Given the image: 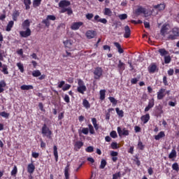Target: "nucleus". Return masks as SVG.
I'll list each match as a JSON object with an SVG mask.
<instances>
[{"instance_id": "1", "label": "nucleus", "mask_w": 179, "mask_h": 179, "mask_svg": "<svg viewBox=\"0 0 179 179\" xmlns=\"http://www.w3.org/2000/svg\"><path fill=\"white\" fill-rule=\"evenodd\" d=\"M41 133L43 134V136H46L47 138H48V139H51L52 131L50 130V128L47 127V124H43V126L42 127Z\"/></svg>"}, {"instance_id": "2", "label": "nucleus", "mask_w": 179, "mask_h": 179, "mask_svg": "<svg viewBox=\"0 0 179 179\" xmlns=\"http://www.w3.org/2000/svg\"><path fill=\"white\" fill-rule=\"evenodd\" d=\"M94 79L96 80H100V78L103 76V69L101 67H96L94 70Z\"/></svg>"}, {"instance_id": "3", "label": "nucleus", "mask_w": 179, "mask_h": 179, "mask_svg": "<svg viewBox=\"0 0 179 179\" xmlns=\"http://www.w3.org/2000/svg\"><path fill=\"white\" fill-rule=\"evenodd\" d=\"M172 34H170L168 36V40H177V38L179 37V28L173 27L171 31Z\"/></svg>"}, {"instance_id": "4", "label": "nucleus", "mask_w": 179, "mask_h": 179, "mask_svg": "<svg viewBox=\"0 0 179 179\" xmlns=\"http://www.w3.org/2000/svg\"><path fill=\"white\" fill-rule=\"evenodd\" d=\"M50 20H53V21L57 20V17L52 15H48L46 19L42 21V23L45 24L46 27H50V24H51V23L50 22Z\"/></svg>"}, {"instance_id": "5", "label": "nucleus", "mask_w": 179, "mask_h": 179, "mask_svg": "<svg viewBox=\"0 0 179 179\" xmlns=\"http://www.w3.org/2000/svg\"><path fill=\"white\" fill-rule=\"evenodd\" d=\"M20 37H23L24 38H27V37H30L31 36V29L30 28H27L25 31H20Z\"/></svg>"}, {"instance_id": "6", "label": "nucleus", "mask_w": 179, "mask_h": 179, "mask_svg": "<svg viewBox=\"0 0 179 179\" xmlns=\"http://www.w3.org/2000/svg\"><path fill=\"white\" fill-rule=\"evenodd\" d=\"M157 100H163L166 97V89L161 88L159 92H157Z\"/></svg>"}, {"instance_id": "7", "label": "nucleus", "mask_w": 179, "mask_h": 179, "mask_svg": "<svg viewBox=\"0 0 179 179\" xmlns=\"http://www.w3.org/2000/svg\"><path fill=\"white\" fill-rule=\"evenodd\" d=\"M63 44L65 48L71 50L73 45V41L72 39H67L63 41Z\"/></svg>"}, {"instance_id": "8", "label": "nucleus", "mask_w": 179, "mask_h": 179, "mask_svg": "<svg viewBox=\"0 0 179 179\" xmlns=\"http://www.w3.org/2000/svg\"><path fill=\"white\" fill-rule=\"evenodd\" d=\"M96 33L94 30H88L85 33V36L88 40H92V38H94L96 37Z\"/></svg>"}, {"instance_id": "9", "label": "nucleus", "mask_w": 179, "mask_h": 179, "mask_svg": "<svg viewBox=\"0 0 179 179\" xmlns=\"http://www.w3.org/2000/svg\"><path fill=\"white\" fill-rule=\"evenodd\" d=\"M81 26H83V22H73L71 26V30H79V29H80Z\"/></svg>"}, {"instance_id": "10", "label": "nucleus", "mask_w": 179, "mask_h": 179, "mask_svg": "<svg viewBox=\"0 0 179 179\" xmlns=\"http://www.w3.org/2000/svg\"><path fill=\"white\" fill-rule=\"evenodd\" d=\"M117 133L119 134V136H128V135H129V131L126 130L125 128H124L123 129H121V127H117Z\"/></svg>"}, {"instance_id": "11", "label": "nucleus", "mask_w": 179, "mask_h": 179, "mask_svg": "<svg viewBox=\"0 0 179 179\" xmlns=\"http://www.w3.org/2000/svg\"><path fill=\"white\" fill-rule=\"evenodd\" d=\"M148 72L150 73H155V72H157L159 71V69L157 68V66L155 63H152L148 68Z\"/></svg>"}, {"instance_id": "12", "label": "nucleus", "mask_w": 179, "mask_h": 179, "mask_svg": "<svg viewBox=\"0 0 179 179\" xmlns=\"http://www.w3.org/2000/svg\"><path fill=\"white\" fill-rule=\"evenodd\" d=\"M169 33V25L164 24L161 30H160V34L163 36V37H166V34H168Z\"/></svg>"}, {"instance_id": "13", "label": "nucleus", "mask_w": 179, "mask_h": 179, "mask_svg": "<svg viewBox=\"0 0 179 179\" xmlns=\"http://www.w3.org/2000/svg\"><path fill=\"white\" fill-rule=\"evenodd\" d=\"M117 71L120 73H122L124 71H125V63L122 62V61L119 60V63L117 64Z\"/></svg>"}, {"instance_id": "14", "label": "nucleus", "mask_w": 179, "mask_h": 179, "mask_svg": "<svg viewBox=\"0 0 179 179\" xmlns=\"http://www.w3.org/2000/svg\"><path fill=\"white\" fill-rule=\"evenodd\" d=\"M124 38H129L131 37V28H129V26L126 25L124 28Z\"/></svg>"}, {"instance_id": "15", "label": "nucleus", "mask_w": 179, "mask_h": 179, "mask_svg": "<svg viewBox=\"0 0 179 179\" xmlns=\"http://www.w3.org/2000/svg\"><path fill=\"white\" fill-rule=\"evenodd\" d=\"M141 13H143V15H146V8L142 7V6H140L136 10L135 14L137 16H139Z\"/></svg>"}, {"instance_id": "16", "label": "nucleus", "mask_w": 179, "mask_h": 179, "mask_svg": "<svg viewBox=\"0 0 179 179\" xmlns=\"http://www.w3.org/2000/svg\"><path fill=\"white\" fill-rule=\"evenodd\" d=\"M68 6H71V1L68 0H62L59 3V8H65Z\"/></svg>"}, {"instance_id": "17", "label": "nucleus", "mask_w": 179, "mask_h": 179, "mask_svg": "<svg viewBox=\"0 0 179 179\" xmlns=\"http://www.w3.org/2000/svg\"><path fill=\"white\" fill-rule=\"evenodd\" d=\"M94 20L95 22H97L98 23H103V24H107V19L106 18H100V15H96L94 16Z\"/></svg>"}, {"instance_id": "18", "label": "nucleus", "mask_w": 179, "mask_h": 179, "mask_svg": "<svg viewBox=\"0 0 179 179\" xmlns=\"http://www.w3.org/2000/svg\"><path fill=\"white\" fill-rule=\"evenodd\" d=\"M36 170V166L33 163L29 164L27 166V173L31 175L33 173H34V171Z\"/></svg>"}, {"instance_id": "19", "label": "nucleus", "mask_w": 179, "mask_h": 179, "mask_svg": "<svg viewBox=\"0 0 179 179\" xmlns=\"http://www.w3.org/2000/svg\"><path fill=\"white\" fill-rule=\"evenodd\" d=\"M83 146V142L76 141L74 144V150H76V152H79V150H80Z\"/></svg>"}, {"instance_id": "20", "label": "nucleus", "mask_w": 179, "mask_h": 179, "mask_svg": "<svg viewBox=\"0 0 179 179\" xmlns=\"http://www.w3.org/2000/svg\"><path fill=\"white\" fill-rule=\"evenodd\" d=\"M141 120L142 122H143V124H148V122H149V120H150V115H149V113H147V114L143 115L141 117Z\"/></svg>"}, {"instance_id": "21", "label": "nucleus", "mask_w": 179, "mask_h": 179, "mask_svg": "<svg viewBox=\"0 0 179 179\" xmlns=\"http://www.w3.org/2000/svg\"><path fill=\"white\" fill-rule=\"evenodd\" d=\"M154 9H156L157 10L162 11L164 9H166V4L164 3H160L157 5L153 6Z\"/></svg>"}, {"instance_id": "22", "label": "nucleus", "mask_w": 179, "mask_h": 179, "mask_svg": "<svg viewBox=\"0 0 179 179\" xmlns=\"http://www.w3.org/2000/svg\"><path fill=\"white\" fill-rule=\"evenodd\" d=\"M22 27L24 30L30 29V20H25L22 24Z\"/></svg>"}, {"instance_id": "23", "label": "nucleus", "mask_w": 179, "mask_h": 179, "mask_svg": "<svg viewBox=\"0 0 179 179\" xmlns=\"http://www.w3.org/2000/svg\"><path fill=\"white\" fill-rule=\"evenodd\" d=\"M71 165L69 164H67L66 166L64 168V177L65 179H69V166Z\"/></svg>"}, {"instance_id": "24", "label": "nucleus", "mask_w": 179, "mask_h": 179, "mask_svg": "<svg viewBox=\"0 0 179 179\" xmlns=\"http://www.w3.org/2000/svg\"><path fill=\"white\" fill-rule=\"evenodd\" d=\"M4 87H6V82H5V80H0V93H3Z\"/></svg>"}, {"instance_id": "25", "label": "nucleus", "mask_w": 179, "mask_h": 179, "mask_svg": "<svg viewBox=\"0 0 179 179\" xmlns=\"http://www.w3.org/2000/svg\"><path fill=\"white\" fill-rule=\"evenodd\" d=\"M158 52L161 57H166V55H169V51L166 50L165 48L159 49Z\"/></svg>"}, {"instance_id": "26", "label": "nucleus", "mask_w": 179, "mask_h": 179, "mask_svg": "<svg viewBox=\"0 0 179 179\" xmlns=\"http://www.w3.org/2000/svg\"><path fill=\"white\" fill-rule=\"evenodd\" d=\"M114 45L117 49V51H118L119 54H123L124 49H122V48H121V44H120V43L115 42Z\"/></svg>"}, {"instance_id": "27", "label": "nucleus", "mask_w": 179, "mask_h": 179, "mask_svg": "<svg viewBox=\"0 0 179 179\" xmlns=\"http://www.w3.org/2000/svg\"><path fill=\"white\" fill-rule=\"evenodd\" d=\"M166 136V134H164V131H160L157 135L155 136V141H160L162 138H164Z\"/></svg>"}, {"instance_id": "28", "label": "nucleus", "mask_w": 179, "mask_h": 179, "mask_svg": "<svg viewBox=\"0 0 179 179\" xmlns=\"http://www.w3.org/2000/svg\"><path fill=\"white\" fill-rule=\"evenodd\" d=\"M21 90H33L34 87L33 85H23L20 87Z\"/></svg>"}, {"instance_id": "29", "label": "nucleus", "mask_w": 179, "mask_h": 179, "mask_svg": "<svg viewBox=\"0 0 179 179\" xmlns=\"http://www.w3.org/2000/svg\"><path fill=\"white\" fill-rule=\"evenodd\" d=\"M53 155L55 158V162H58V148L57 145L53 146Z\"/></svg>"}, {"instance_id": "30", "label": "nucleus", "mask_w": 179, "mask_h": 179, "mask_svg": "<svg viewBox=\"0 0 179 179\" xmlns=\"http://www.w3.org/2000/svg\"><path fill=\"white\" fill-rule=\"evenodd\" d=\"M86 90H87V88H86V86L77 87V92H78V93H80L81 94H85V92H86Z\"/></svg>"}, {"instance_id": "31", "label": "nucleus", "mask_w": 179, "mask_h": 179, "mask_svg": "<svg viewBox=\"0 0 179 179\" xmlns=\"http://www.w3.org/2000/svg\"><path fill=\"white\" fill-rule=\"evenodd\" d=\"M176 157H177V151L173 149L169 155V159H176Z\"/></svg>"}, {"instance_id": "32", "label": "nucleus", "mask_w": 179, "mask_h": 179, "mask_svg": "<svg viewBox=\"0 0 179 179\" xmlns=\"http://www.w3.org/2000/svg\"><path fill=\"white\" fill-rule=\"evenodd\" d=\"M15 24V22L13 21H10L8 24L7 27L6 28V31H10L12 30V27H13V25Z\"/></svg>"}, {"instance_id": "33", "label": "nucleus", "mask_w": 179, "mask_h": 179, "mask_svg": "<svg viewBox=\"0 0 179 179\" xmlns=\"http://www.w3.org/2000/svg\"><path fill=\"white\" fill-rule=\"evenodd\" d=\"M1 71L3 73V75H9V71H8V65L3 64Z\"/></svg>"}, {"instance_id": "34", "label": "nucleus", "mask_w": 179, "mask_h": 179, "mask_svg": "<svg viewBox=\"0 0 179 179\" xmlns=\"http://www.w3.org/2000/svg\"><path fill=\"white\" fill-rule=\"evenodd\" d=\"M24 4L26 10H29V9H30V5H31V0H24Z\"/></svg>"}, {"instance_id": "35", "label": "nucleus", "mask_w": 179, "mask_h": 179, "mask_svg": "<svg viewBox=\"0 0 179 179\" xmlns=\"http://www.w3.org/2000/svg\"><path fill=\"white\" fill-rule=\"evenodd\" d=\"M103 15H105V16H112L113 11L108 8H105Z\"/></svg>"}, {"instance_id": "36", "label": "nucleus", "mask_w": 179, "mask_h": 179, "mask_svg": "<svg viewBox=\"0 0 179 179\" xmlns=\"http://www.w3.org/2000/svg\"><path fill=\"white\" fill-rule=\"evenodd\" d=\"M20 13L19 10H15L13 13V20L16 22L17 20V17H19Z\"/></svg>"}, {"instance_id": "37", "label": "nucleus", "mask_w": 179, "mask_h": 179, "mask_svg": "<svg viewBox=\"0 0 179 179\" xmlns=\"http://www.w3.org/2000/svg\"><path fill=\"white\" fill-rule=\"evenodd\" d=\"M83 107H85V108H87V110L90 108V103H89V101H87V99H83Z\"/></svg>"}, {"instance_id": "38", "label": "nucleus", "mask_w": 179, "mask_h": 179, "mask_svg": "<svg viewBox=\"0 0 179 179\" xmlns=\"http://www.w3.org/2000/svg\"><path fill=\"white\" fill-rule=\"evenodd\" d=\"M100 100H104L106 99V90H101L99 92Z\"/></svg>"}, {"instance_id": "39", "label": "nucleus", "mask_w": 179, "mask_h": 179, "mask_svg": "<svg viewBox=\"0 0 179 179\" xmlns=\"http://www.w3.org/2000/svg\"><path fill=\"white\" fill-rule=\"evenodd\" d=\"M32 76L34 78H38V76H41V72L40 70H35L32 72Z\"/></svg>"}, {"instance_id": "40", "label": "nucleus", "mask_w": 179, "mask_h": 179, "mask_svg": "<svg viewBox=\"0 0 179 179\" xmlns=\"http://www.w3.org/2000/svg\"><path fill=\"white\" fill-rule=\"evenodd\" d=\"M106 166H107V161L106 159H101L99 169H105Z\"/></svg>"}, {"instance_id": "41", "label": "nucleus", "mask_w": 179, "mask_h": 179, "mask_svg": "<svg viewBox=\"0 0 179 179\" xmlns=\"http://www.w3.org/2000/svg\"><path fill=\"white\" fill-rule=\"evenodd\" d=\"M17 66L20 69V71L22 73H23V72H24V66H23V64L18 62V63H17Z\"/></svg>"}, {"instance_id": "42", "label": "nucleus", "mask_w": 179, "mask_h": 179, "mask_svg": "<svg viewBox=\"0 0 179 179\" xmlns=\"http://www.w3.org/2000/svg\"><path fill=\"white\" fill-rule=\"evenodd\" d=\"M115 110H116L117 115H119V117H121V118H122V117H124V111L122 110H120L119 108H116Z\"/></svg>"}, {"instance_id": "43", "label": "nucleus", "mask_w": 179, "mask_h": 179, "mask_svg": "<svg viewBox=\"0 0 179 179\" xmlns=\"http://www.w3.org/2000/svg\"><path fill=\"white\" fill-rule=\"evenodd\" d=\"M108 99L110 100V103H112L113 106H117L118 101H117V99H115V98H114L113 96H110L108 98Z\"/></svg>"}, {"instance_id": "44", "label": "nucleus", "mask_w": 179, "mask_h": 179, "mask_svg": "<svg viewBox=\"0 0 179 179\" xmlns=\"http://www.w3.org/2000/svg\"><path fill=\"white\" fill-rule=\"evenodd\" d=\"M88 131H90V134H91V135H94L95 132H94V128L93 127V125H92V124H88Z\"/></svg>"}, {"instance_id": "45", "label": "nucleus", "mask_w": 179, "mask_h": 179, "mask_svg": "<svg viewBox=\"0 0 179 179\" xmlns=\"http://www.w3.org/2000/svg\"><path fill=\"white\" fill-rule=\"evenodd\" d=\"M11 176H13V177H16V174H17V166H15L13 169V170L11 171L10 173Z\"/></svg>"}, {"instance_id": "46", "label": "nucleus", "mask_w": 179, "mask_h": 179, "mask_svg": "<svg viewBox=\"0 0 179 179\" xmlns=\"http://www.w3.org/2000/svg\"><path fill=\"white\" fill-rule=\"evenodd\" d=\"M172 169L174 170L175 171L178 172L179 171L178 163L175 162L174 164H172Z\"/></svg>"}, {"instance_id": "47", "label": "nucleus", "mask_w": 179, "mask_h": 179, "mask_svg": "<svg viewBox=\"0 0 179 179\" xmlns=\"http://www.w3.org/2000/svg\"><path fill=\"white\" fill-rule=\"evenodd\" d=\"M63 58H68V57H70V58H74V56H72V53L68 52V50H66V55H62Z\"/></svg>"}, {"instance_id": "48", "label": "nucleus", "mask_w": 179, "mask_h": 179, "mask_svg": "<svg viewBox=\"0 0 179 179\" xmlns=\"http://www.w3.org/2000/svg\"><path fill=\"white\" fill-rule=\"evenodd\" d=\"M85 151L87 153H93V152H94V148H93V146H88L86 149Z\"/></svg>"}, {"instance_id": "49", "label": "nucleus", "mask_w": 179, "mask_h": 179, "mask_svg": "<svg viewBox=\"0 0 179 179\" xmlns=\"http://www.w3.org/2000/svg\"><path fill=\"white\" fill-rule=\"evenodd\" d=\"M164 62L165 64H170L171 62V57H170V55L165 56Z\"/></svg>"}, {"instance_id": "50", "label": "nucleus", "mask_w": 179, "mask_h": 179, "mask_svg": "<svg viewBox=\"0 0 179 179\" xmlns=\"http://www.w3.org/2000/svg\"><path fill=\"white\" fill-rule=\"evenodd\" d=\"M9 115H10V114L5 111L0 113V116L3 117V118H9Z\"/></svg>"}, {"instance_id": "51", "label": "nucleus", "mask_w": 179, "mask_h": 179, "mask_svg": "<svg viewBox=\"0 0 179 179\" xmlns=\"http://www.w3.org/2000/svg\"><path fill=\"white\" fill-rule=\"evenodd\" d=\"M108 113L106 114V120H110V113H111V111H114V108H110L108 110Z\"/></svg>"}, {"instance_id": "52", "label": "nucleus", "mask_w": 179, "mask_h": 179, "mask_svg": "<svg viewBox=\"0 0 179 179\" xmlns=\"http://www.w3.org/2000/svg\"><path fill=\"white\" fill-rule=\"evenodd\" d=\"M41 1L42 0H34L33 2L34 6L36 8L39 5H41Z\"/></svg>"}, {"instance_id": "53", "label": "nucleus", "mask_w": 179, "mask_h": 179, "mask_svg": "<svg viewBox=\"0 0 179 179\" xmlns=\"http://www.w3.org/2000/svg\"><path fill=\"white\" fill-rule=\"evenodd\" d=\"M110 136H111V138H113L114 139H115V138L118 137V135L117 134V131H112L110 133Z\"/></svg>"}, {"instance_id": "54", "label": "nucleus", "mask_w": 179, "mask_h": 179, "mask_svg": "<svg viewBox=\"0 0 179 179\" xmlns=\"http://www.w3.org/2000/svg\"><path fill=\"white\" fill-rule=\"evenodd\" d=\"M78 87L86 86L85 85V82H83L82 79H78Z\"/></svg>"}, {"instance_id": "55", "label": "nucleus", "mask_w": 179, "mask_h": 179, "mask_svg": "<svg viewBox=\"0 0 179 179\" xmlns=\"http://www.w3.org/2000/svg\"><path fill=\"white\" fill-rule=\"evenodd\" d=\"M138 148L140 149V150H143V149H145V145L142 141H138Z\"/></svg>"}, {"instance_id": "56", "label": "nucleus", "mask_w": 179, "mask_h": 179, "mask_svg": "<svg viewBox=\"0 0 179 179\" xmlns=\"http://www.w3.org/2000/svg\"><path fill=\"white\" fill-rule=\"evenodd\" d=\"M120 178H121V172L114 173L113 175V178L112 179H118Z\"/></svg>"}, {"instance_id": "57", "label": "nucleus", "mask_w": 179, "mask_h": 179, "mask_svg": "<svg viewBox=\"0 0 179 179\" xmlns=\"http://www.w3.org/2000/svg\"><path fill=\"white\" fill-rule=\"evenodd\" d=\"M110 146H111V148L113 150L118 149V148H120L118 146V143H117L116 142H113Z\"/></svg>"}, {"instance_id": "58", "label": "nucleus", "mask_w": 179, "mask_h": 179, "mask_svg": "<svg viewBox=\"0 0 179 179\" xmlns=\"http://www.w3.org/2000/svg\"><path fill=\"white\" fill-rule=\"evenodd\" d=\"M69 89H71V85L69 84H65L62 87L63 92H66V90H69Z\"/></svg>"}, {"instance_id": "59", "label": "nucleus", "mask_w": 179, "mask_h": 179, "mask_svg": "<svg viewBox=\"0 0 179 179\" xmlns=\"http://www.w3.org/2000/svg\"><path fill=\"white\" fill-rule=\"evenodd\" d=\"M148 106H150L151 108H153V107H155V99H154L149 100Z\"/></svg>"}, {"instance_id": "60", "label": "nucleus", "mask_w": 179, "mask_h": 179, "mask_svg": "<svg viewBox=\"0 0 179 179\" xmlns=\"http://www.w3.org/2000/svg\"><path fill=\"white\" fill-rule=\"evenodd\" d=\"M128 17V15L127 14H121L119 15V18L120 20H125Z\"/></svg>"}, {"instance_id": "61", "label": "nucleus", "mask_w": 179, "mask_h": 179, "mask_svg": "<svg viewBox=\"0 0 179 179\" xmlns=\"http://www.w3.org/2000/svg\"><path fill=\"white\" fill-rule=\"evenodd\" d=\"M64 100L67 103L71 102V99L69 98V96L68 94L64 95Z\"/></svg>"}, {"instance_id": "62", "label": "nucleus", "mask_w": 179, "mask_h": 179, "mask_svg": "<svg viewBox=\"0 0 179 179\" xmlns=\"http://www.w3.org/2000/svg\"><path fill=\"white\" fill-rule=\"evenodd\" d=\"M82 134H84V135H87L89 134V129L83 127L81 131Z\"/></svg>"}, {"instance_id": "63", "label": "nucleus", "mask_w": 179, "mask_h": 179, "mask_svg": "<svg viewBox=\"0 0 179 179\" xmlns=\"http://www.w3.org/2000/svg\"><path fill=\"white\" fill-rule=\"evenodd\" d=\"M163 83L164 86H169V82L167 81V76H166L163 77Z\"/></svg>"}, {"instance_id": "64", "label": "nucleus", "mask_w": 179, "mask_h": 179, "mask_svg": "<svg viewBox=\"0 0 179 179\" xmlns=\"http://www.w3.org/2000/svg\"><path fill=\"white\" fill-rule=\"evenodd\" d=\"M64 85H65V81L62 80L59 83L57 87L59 89H62V87H64Z\"/></svg>"}]
</instances>
